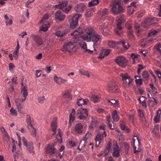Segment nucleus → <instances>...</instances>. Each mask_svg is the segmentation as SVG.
<instances>
[{"label":"nucleus","instance_id":"obj_1","mask_svg":"<svg viewBox=\"0 0 161 161\" xmlns=\"http://www.w3.org/2000/svg\"><path fill=\"white\" fill-rule=\"evenodd\" d=\"M129 2V0H121L120 2L114 3L111 5V12L114 15H116L122 13L124 10L123 7L120 5L121 3L127 4Z\"/></svg>","mask_w":161,"mask_h":161},{"label":"nucleus","instance_id":"obj_2","mask_svg":"<svg viewBox=\"0 0 161 161\" xmlns=\"http://www.w3.org/2000/svg\"><path fill=\"white\" fill-rule=\"evenodd\" d=\"M82 38L83 40L86 42H89L91 41L93 42L94 44L93 46L94 50L96 51L94 47L97 44L98 42L101 40L102 36L95 32L91 37L86 36V35H83Z\"/></svg>","mask_w":161,"mask_h":161},{"label":"nucleus","instance_id":"obj_3","mask_svg":"<svg viewBox=\"0 0 161 161\" xmlns=\"http://www.w3.org/2000/svg\"><path fill=\"white\" fill-rule=\"evenodd\" d=\"M122 81V86L124 87L127 86L130 87L132 86V84L133 79L127 74L121 73L120 75Z\"/></svg>","mask_w":161,"mask_h":161},{"label":"nucleus","instance_id":"obj_4","mask_svg":"<svg viewBox=\"0 0 161 161\" xmlns=\"http://www.w3.org/2000/svg\"><path fill=\"white\" fill-rule=\"evenodd\" d=\"M67 3L68 2L64 0L59 2L58 4L53 5V7L62 9L63 12L66 13L69 12L71 8V6L70 5L66 6Z\"/></svg>","mask_w":161,"mask_h":161},{"label":"nucleus","instance_id":"obj_5","mask_svg":"<svg viewBox=\"0 0 161 161\" xmlns=\"http://www.w3.org/2000/svg\"><path fill=\"white\" fill-rule=\"evenodd\" d=\"M83 33V32L80 30V29L79 28H77L73 32L71 33V35L74 36L73 40L74 41V42L76 43L78 45V43L75 42L78 40L84 41L83 39L82 36H81V34Z\"/></svg>","mask_w":161,"mask_h":161},{"label":"nucleus","instance_id":"obj_6","mask_svg":"<svg viewBox=\"0 0 161 161\" xmlns=\"http://www.w3.org/2000/svg\"><path fill=\"white\" fill-rule=\"evenodd\" d=\"M115 62L120 66L125 68L127 65L128 60L123 56H118L115 60Z\"/></svg>","mask_w":161,"mask_h":161},{"label":"nucleus","instance_id":"obj_7","mask_svg":"<svg viewBox=\"0 0 161 161\" xmlns=\"http://www.w3.org/2000/svg\"><path fill=\"white\" fill-rule=\"evenodd\" d=\"M75 43L73 40L64 45L63 48L61 50L64 52L65 53L67 52H71V50L75 47L74 44Z\"/></svg>","mask_w":161,"mask_h":161},{"label":"nucleus","instance_id":"obj_8","mask_svg":"<svg viewBox=\"0 0 161 161\" xmlns=\"http://www.w3.org/2000/svg\"><path fill=\"white\" fill-rule=\"evenodd\" d=\"M22 140L24 145L26 147L27 150L30 153L33 154L34 152L33 143L31 142H27V140L24 137H23Z\"/></svg>","mask_w":161,"mask_h":161},{"label":"nucleus","instance_id":"obj_9","mask_svg":"<svg viewBox=\"0 0 161 161\" xmlns=\"http://www.w3.org/2000/svg\"><path fill=\"white\" fill-rule=\"evenodd\" d=\"M77 116L80 119H86L88 116V111L86 109H79L77 112Z\"/></svg>","mask_w":161,"mask_h":161},{"label":"nucleus","instance_id":"obj_10","mask_svg":"<svg viewBox=\"0 0 161 161\" xmlns=\"http://www.w3.org/2000/svg\"><path fill=\"white\" fill-rule=\"evenodd\" d=\"M80 16L81 15L78 14L73 15L70 22V25L71 28H74L78 25V20Z\"/></svg>","mask_w":161,"mask_h":161},{"label":"nucleus","instance_id":"obj_11","mask_svg":"<svg viewBox=\"0 0 161 161\" xmlns=\"http://www.w3.org/2000/svg\"><path fill=\"white\" fill-rule=\"evenodd\" d=\"M15 102L19 113L22 114H25V108L23 105H21V103L23 102L19 99H16Z\"/></svg>","mask_w":161,"mask_h":161},{"label":"nucleus","instance_id":"obj_12","mask_svg":"<svg viewBox=\"0 0 161 161\" xmlns=\"http://www.w3.org/2000/svg\"><path fill=\"white\" fill-rule=\"evenodd\" d=\"M118 86L114 81H111L107 85V89L110 92H114L118 89Z\"/></svg>","mask_w":161,"mask_h":161},{"label":"nucleus","instance_id":"obj_13","mask_svg":"<svg viewBox=\"0 0 161 161\" xmlns=\"http://www.w3.org/2000/svg\"><path fill=\"white\" fill-rule=\"evenodd\" d=\"M106 134H104L102 132H99V133L97 135L95 139L96 141V147L99 146V144L102 140L103 139V137L106 136Z\"/></svg>","mask_w":161,"mask_h":161},{"label":"nucleus","instance_id":"obj_14","mask_svg":"<svg viewBox=\"0 0 161 161\" xmlns=\"http://www.w3.org/2000/svg\"><path fill=\"white\" fill-rule=\"evenodd\" d=\"M75 42L78 43V45L81 47V48L84 50V52H87L89 54H91L92 53L93 51L87 49V44L85 42L79 40L76 42Z\"/></svg>","mask_w":161,"mask_h":161},{"label":"nucleus","instance_id":"obj_15","mask_svg":"<svg viewBox=\"0 0 161 161\" xmlns=\"http://www.w3.org/2000/svg\"><path fill=\"white\" fill-rule=\"evenodd\" d=\"M22 86L21 90V94L24 97V98L23 99L20 98H17V99H19L22 102H24L26 99V97L28 95V92L27 87L24 86L23 83H21Z\"/></svg>","mask_w":161,"mask_h":161},{"label":"nucleus","instance_id":"obj_16","mask_svg":"<svg viewBox=\"0 0 161 161\" xmlns=\"http://www.w3.org/2000/svg\"><path fill=\"white\" fill-rule=\"evenodd\" d=\"M116 21L117 29L119 30H121L122 28V25L124 22V16L122 15L118 16Z\"/></svg>","mask_w":161,"mask_h":161},{"label":"nucleus","instance_id":"obj_17","mask_svg":"<svg viewBox=\"0 0 161 161\" xmlns=\"http://www.w3.org/2000/svg\"><path fill=\"white\" fill-rule=\"evenodd\" d=\"M53 79L56 83L58 85L64 84L68 81L67 79H63L61 77H58L56 75L54 76Z\"/></svg>","mask_w":161,"mask_h":161},{"label":"nucleus","instance_id":"obj_18","mask_svg":"<svg viewBox=\"0 0 161 161\" xmlns=\"http://www.w3.org/2000/svg\"><path fill=\"white\" fill-rule=\"evenodd\" d=\"M83 33H85L83 35L91 37L95 33V32L92 27H89L85 29L84 30Z\"/></svg>","mask_w":161,"mask_h":161},{"label":"nucleus","instance_id":"obj_19","mask_svg":"<svg viewBox=\"0 0 161 161\" xmlns=\"http://www.w3.org/2000/svg\"><path fill=\"white\" fill-rule=\"evenodd\" d=\"M111 50L108 49H105L101 50V53L98 57V58L102 59L107 56L110 53Z\"/></svg>","mask_w":161,"mask_h":161},{"label":"nucleus","instance_id":"obj_20","mask_svg":"<svg viewBox=\"0 0 161 161\" xmlns=\"http://www.w3.org/2000/svg\"><path fill=\"white\" fill-rule=\"evenodd\" d=\"M40 24L42 25L39 27V31L43 32H46L48 30V29L50 27V23L47 22H43Z\"/></svg>","mask_w":161,"mask_h":161},{"label":"nucleus","instance_id":"obj_21","mask_svg":"<svg viewBox=\"0 0 161 161\" xmlns=\"http://www.w3.org/2000/svg\"><path fill=\"white\" fill-rule=\"evenodd\" d=\"M150 86L152 90L149 91V92L147 93V95L148 97L150 98H151L152 96L155 95L157 92L156 91L155 87L154 86L153 84H150Z\"/></svg>","mask_w":161,"mask_h":161},{"label":"nucleus","instance_id":"obj_22","mask_svg":"<svg viewBox=\"0 0 161 161\" xmlns=\"http://www.w3.org/2000/svg\"><path fill=\"white\" fill-rule=\"evenodd\" d=\"M86 8V6L83 4L79 3L75 5L74 9L77 12H80L84 11Z\"/></svg>","mask_w":161,"mask_h":161},{"label":"nucleus","instance_id":"obj_23","mask_svg":"<svg viewBox=\"0 0 161 161\" xmlns=\"http://www.w3.org/2000/svg\"><path fill=\"white\" fill-rule=\"evenodd\" d=\"M120 148L117 144L114 145L113 152V155L114 156L118 157L119 156V151Z\"/></svg>","mask_w":161,"mask_h":161},{"label":"nucleus","instance_id":"obj_24","mask_svg":"<svg viewBox=\"0 0 161 161\" xmlns=\"http://www.w3.org/2000/svg\"><path fill=\"white\" fill-rule=\"evenodd\" d=\"M153 19L148 18L146 19L142 23V26L145 27H148L153 23Z\"/></svg>","mask_w":161,"mask_h":161},{"label":"nucleus","instance_id":"obj_25","mask_svg":"<svg viewBox=\"0 0 161 161\" xmlns=\"http://www.w3.org/2000/svg\"><path fill=\"white\" fill-rule=\"evenodd\" d=\"M46 151L47 153L52 154H54L56 150L53 146L49 145L46 148Z\"/></svg>","mask_w":161,"mask_h":161},{"label":"nucleus","instance_id":"obj_26","mask_svg":"<svg viewBox=\"0 0 161 161\" xmlns=\"http://www.w3.org/2000/svg\"><path fill=\"white\" fill-rule=\"evenodd\" d=\"M55 18L60 21H63L65 18V16L60 11H58L55 13Z\"/></svg>","mask_w":161,"mask_h":161},{"label":"nucleus","instance_id":"obj_27","mask_svg":"<svg viewBox=\"0 0 161 161\" xmlns=\"http://www.w3.org/2000/svg\"><path fill=\"white\" fill-rule=\"evenodd\" d=\"M83 125L80 123H78L76 125L75 127V132L79 134L83 132Z\"/></svg>","mask_w":161,"mask_h":161},{"label":"nucleus","instance_id":"obj_28","mask_svg":"<svg viewBox=\"0 0 161 161\" xmlns=\"http://www.w3.org/2000/svg\"><path fill=\"white\" fill-rule=\"evenodd\" d=\"M57 127V122L56 120L52 121L51 124V128L52 131L53 132V135H55L56 133V129Z\"/></svg>","mask_w":161,"mask_h":161},{"label":"nucleus","instance_id":"obj_29","mask_svg":"<svg viewBox=\"0 0 161 161\" xmlns=\"http://www.w3.org/2000/svg\"><path fill=\"white\" fill-rule=\"evenodd\" d=\"M131 57L133 64L136 63L140 60L139 56L137 54L132 53L131 54Z\"/></svg>","mask_w":161,"mask_h":161},{"label":"nucleus","instance_id":"obj_30","mask_svg":"<svg viewBox=\"0 0 161 161\" xmlns=\"http://www.w3.org/2000/svg\"><path fill=\"white\" fill-rule=\"evenodd\" d=\"M88 102L89 100L88 99L80 98L77 100V104L79 106H82V105L86 104Z\"/></svg>","mask_w":161,"mask_h":161},{"label":"nucleus","instance_id":"obj_31","mask_svg":"<svg viewBox=\"0 0 161 161\" xmlns=\"http://www.w3.org/2000/svg\"><path fill=\"white\" fill-rule=\"evenodd\" d=\"M28 128L30 130V132L31 135L34 137L36 136V129L32 125V127H29Z\"/></svg>","mask_w":161,"mask_h":161},{"label":"nucleus","instance_id":"obj_32","mask_svg":"<svg viewBox=\"0 0 161 161\" xmlns=\"http://www.w3.org/2000/svg\"><path fill=\"white\" fill-rule=\"evenodd\" d=\"M75 110L74 109L72 110L71 113L70 114L69 117V123L70 125L75 119Z\"/></svg>","mask_w":161,"mask_h":161},{"label":"nucleus","instance_id":"obj_33","mask_svg":"<svg viewBox=\"0 0 161 161\" xmlns=\"http://www.w3.org/2000/svg\"><path fill=\"white\" fill-rule=\"evenodd\" d=\"M90 100L94 103H96L99 102V97L96 95H92L90 98Z\"/></svg>","mask_w":161,"mask_h":161},{"label":"nucleus","instance_id":"obj_34","mask_svg":"<svg viewBox=\"0 0 161 161\" xmlns=\"http://www.w3.org/2000/svg\"><path fill=\"white\" fill-rule=\"evenodd\" d=\"M26 122L27 125V127H32L33 125L31 123V117L29 114H27L26 115Z\"/></svg>","mask_w":161,"mask_h":161},{"label":"nucleus","instance_id":"obj_35","mask_svg":"<svg viewBox=\"0 0 161 161\" xmlns=\"http://www.w3.org/2000/svg\"><path fill=\"white\" fill-rule=\"evenodd\" d=\"M119 44H121L124 47L125 50H126L128 49L130 46V45L129 43L127 42H126L124 40H122L120 41L119 42Z\"/></svg>","mask_w":161,"mask_h":161},{"label":"nucleus","instance_id":"obj_36","mask_svg":"<svg viewBox=\"0 0 161 161\" xmlns=\"http://www.w3.org/2000/svg\"><path fill=\"white\" fill-rule=\"evenodd\" d=\"M34 41L38 45H42L43 42L42 39L37 36H35L34 37Z\"/></svg>","mask_w":161,"mask_h":161},{"label":"nucleus","instance_id":"obj_37","mask_svg":"<svg viewBox=\"0 0 161 161\" xmlns=\"http://www.w3.org/2000/svg\"><path fill=\"white\" fill-rule=\"evenodd\" d=\"M134 78L136 79L135 82L137 86H140L142 84V79L140 78V76L137 75L135 76Z\"/></svg>","mask_w":161,"mask_h":161},{"label":"nucleus","instance_id":"obj_38","mask_svg":"<svg viewBox=\"0 0 161 161\" xmlns=\"http://www.w3.org/2000/svg\"><path fill=\"white\" fill-rule=\"evenodd\" d=\"M120 127L122 130L127 131V133L130 132L129 128L126 126L125 123L124 121H120Z\"/></svg>","mask_w":161,"mask_h":161},{"label":"nucleus","instance_id":"obj_39","mask_svg":"<svg viewBox=\"0 0 161 161\" xmlns=\"http://www.w3.org/2000/svg\"><path fill=\"white\" fill-rule=\"evenodd\" d=\"M134 138H133L132 139L133 140V145L134 147V152L135 153H138L139 151L138 150H136V147L135 145V141L136 139L137 140L139 144L140 143V142L139 140L138 139V136H134Z\"/></svg>","mask_w":161,"mask_h":161},{"label":"nucleus","instance_id":"obj_40","mask_svg":"<svg viewBox=\"0 0 161 161\" xmlns=\"http://www.w3.org/2000/svg\"><path fill=\"white\" fill-rule=\"evenodd\" d=\"M112 117L114 121H118L119 120V117L116 110H115L113 113Z\"/></svg>","mask_w":161,"mask_h":161},{"label":"nucleus","instance_id":"obj_41","mask_svg":"<svg viewBox=\"0 0 161 161\" xmlns=\"http://www.w3.org/2000/svg\"><path fill=\"white\" fill-rule=\"evenodd\" d=\"M152 98L153 99H149L148 102V105L151 107L153 106L157 103L156 100L155 98H153V97L151 98Z\"/></svg>","mask_w":161,"mask_h":161},{"label":"nucleus","instance_id":"obj_42","mask_svg":"<svg viewBox=\"0 0 161 161\" xmlns=\"http://www.w3.org/2000/svg\"><path fill=\"white\" fill-rule=\"evenodd\" d=\"M79 73L81 75L86 76L88 77L90 76L89 73L87 71L83 69H80L79 70Z\"/></svg>","mask_w":161,"mask_h":161},{"label":"nucleus","instance_id":"obj_43","mask_svg":"<svg viewBox=\"0 0 161 161\" xmlns=\"http://www.w3.org/2000/svg\"><path fill=\"white\" fill-rule=\"evenodd\" d=\"M108 103H110L115 108L118 107L119 103L117 100L113 99H112L111 100L108 99Z\"/></svg>","mask_w":161,"mask_h":161},{"label":"nucleus","instance_id":"obj_44","mask_svg":"<svg viewBox=\"0 0 161 161\" xmlns=\"http://www.w3.org/2000/svg\"><path fill=\"white\" fill-rule=\"evenodd\" d=\"M93 9H88L85 13V15L86 17H90L93 15Z\"/></svg>","mask_w":161,"mask_h":161},{"label":"nucleus","instance_id":"obj_45","mask_svg":"<svg viewBox=\"0 0 161 161\" xmlns=\"http://www.w3.org/2000/svg\"><path fill=\"white\" fill-rule=\"evenodd\" d=\"M139 103L142 104V105L146 107L147 106L146 105V99L144 97H140L139 98Z\"/></svg>","mask_w":161,"mask_h":161},{"label":"nucleus","instance_id":"obj_46","mask_svg":"<svg viewBox=\"0 0 161 161\" xmlns=\"http://www.w3.org/2000/svg\"><path fill=\"white\" fill-rule=\"evenodd\" d=\"M158 32L159 30H151L149 32L148 36L149 37L154 36Z\"/></svg>","mask_w":161,"mask_h":161},{"label":"nucleus","instance_id":"obj_47","mask_svg":"<svg viewBox=\"0 0 161 161\" xmlns=\"http://www.w3.org/2000/svg\"><path fill=\"white\" fill-rule=\"evenodd\" d=\"M108 26L107 25H101L100 27V29L102 31V33L106 32L108 31Z\"/></svg>","mask_w":161,"mask_h":161},{"label":"nucleus","instance_id":"obj_48","mask_svg":"<svg viewBox=\"0 0 161 161\" xmlns=\"http://www.w3.org/2000/svg\"><path fill=\"white\" fill-rule=\"evenodd\" d=\"M154 49L156 50L161 54V44H156L153 47Z\"/></svg>","mask_w":161,"mask_h":161},{"label":"nucleus","instance_id":"obj_49","mask_svg":"<svg viewBox=\"0 0 161 161\" xmlns=\"http://www.w3.org/2000/svg\"><path fill=\"white\" fill-rule=\"evenodd\" d=\"M11 114L12 115L16 116L18 115L17 110L14 109L13 107H12L10 110Z\"/></svg>","mask_w":161,"mask_h":161},{"label":"nucleus","instance_id":"obj_50","mask_svg":"<svg viewBox=\"0 0 161 161\" xmlns=\"http://www.w3.org/2000/svg\"><path fill=\"white\" fill-rule=\"evenodd\" d=\"M98 2V0H93L90 2L88 5L89 6L91 7L97 4Z\"/></svg>","mask_w":161,"mask_h":161},{"label":"nucleus","instance_id":"obj_51","mask_svg":"<svg viewBox=\"0 0 161 161\" xmlns=\"http://www.w3.org/2000/svg\"><path fill=\"white\" fill-rule=\"evenodd\" d=\"M45 99V97L44 96H40L37 99L38 103L41 104H42L44 102Z\"/></svg>","mask_w":161,"mask_h":161},{"label":"nucleus","instance_id":"obj_52","mask_svg":"<svg viewBox=\"0 0 161 161\" xmlns=\"http://www.w3.org/2000/svg\"><path fill=\"white\" fill-rule=\"evenodd\" d=\"M116 43L113 41H109L108 43V46L111 48H113L115 47Z\"/></svg>","mask_w":161,"mask_h":161},{"label":"nucleus","instance_id":"obj_53","mask_svg":"<svg viewBox=\"0 0 161 161\" xmlns=\"http://www.w3.org/2000/svg\"><path fill=\"white\" fill-rule=\"evenodd\" d=\"M106 125H100L99 126V132H102L104 134L106 133L105 131V128L106 127Z\"/></svg>","mask_w":161,"mask_h":161},{"label":"nucleus","instance_id":"obj_54","mask_svg":"<svg viewBox=\"0 0 161 161\" xmlns=\"http://www.w3.org/2000/svg\"><path fill=\"white\" fill-rule=\"evenodd\" d=\"M135 27L136 29V31L138 33H140L142 31V30L140 29V24L138 23L135 24Z\"/></svg>","mask_w":161,"mask_h":161},{"label":"nucleus","instance_id":"obj_55","mask_svg":"<svg viewBox=\"0 0 161 161\" xmlns=\"http://www.w3.org/2000/svg\"><path fill=\"white\" fill-rule=\"evenodd\" d=\"M142 76L146 80L148 79L149 76V74L148 72L147 71H144L142 73Z\"/></svg>","mask_w":161,"mask_h":161},{"label":"nucleus","instance_id":"obj_56","mask_svg":"<svg viewBox=\"0 0 161 161\" xmlns=\"http://www.w3.org/2000/svg\"><path fill=\"white\" fill-rule=\"evenodd\" d=\"M152 132L156 136H158L159 133L158 128L157 127L154 128L152 131Z\"/></svg>","mask_w":161,"mask_h":161},{"label":"nucleus","instance_id":"obj_57","mask_svg":"<svg viewBox=\"0 0 161 161\" xmlns=\"http://www.w3.org/2000/svg\"><path fill=\"white\" fill-rule=\"evenodd\" d=\"M49 17V15L48 14H45L43 16V19H42L40 22V23H41L43 22H46V20Z\"/></svg>","mask_w":161,"mask_h":161},{"label":"nucleus","instance_id":"obj_58","mask_svg":"<svg viewBox=\"0 0 161 161\" xmlns=\"http://www.w3.org/2000/svg\"><path fill=\"white\" fill-rule=\"evenodd\" d=\"M56 35L58 37H61L64 36L65 34V33H63L60 31H57L56 32Z\"/></svg>","mask_w":161,"mask_h":161},{"label":"nucleus","instance_id":"obj_59","mask_svg":"<svg viewBox=\"0 0 161 161\" xmlns=\"http://www.w3.org/2000/svg\"><path fill=\"white\" fill-rule=\"evenodd\" d=\"M138 112L140 117L142 120H143L144 119V116L143 112L141 109H139L138 110Z\"/></svg>","mask_w":161,"mask_h":161},{"label":"nucleus","instance_id":"obj_60","mask_svg":"<svg viewBox=\"0 0 161 161\" xmlns=\"http://www.w3.org/2000/svg\"><path fill=\"white\" fill-rule=\"evenodd\" d=\"M91 136V133L89 132H87L85 136L83 137V141H85V142L90 138Z\"/></svg>","mask_w":161,"mask_h":161},{"label":"nucleus","instance_id":"obj_61","mask_svg":"<svg viewBox=\"0 0 161 161\" xmlns=\"http://www.w3.org/2000/svg\"><path fill=\"white\" fill-rule=\"evenodd\" d=\"M127 116L129 118V121L133 123H134V115L133 114H128L127 115Z\"/></svg>","mask_w":161,"mask_h":161},{"label":"nucleus","instance_id":"obj_62","mask_svg":"<svg viewBox=\"0 0 161 161\" xmlns=\"http://www.w3.org/2000/svg\"><path fill=\"white\" fill-rule=\"evenodd\" d=\"M138 69H137V72L138 74H139L142 70L143 69L145 68V67L141 64H139L138 65Z\"/></svg>","mask_w":161,"mask_h":161},{"label":"nucleus","instance_id":"obj_63","mask_svg":"<svg viewBox=\"0 0 161 161\" xmlns=\"http://www.w3.org/2000/svg\"><path fill=\"white\" fill-rule=\"evenodd\" d=\"M42 71L40 70H37L36 71V77H40L42 73Z\"/></svg>","mask_w":161,"mask_h":161},{"label":"nucleus","instance_id":"obj_64","mask_svg":"<svg viewBox=\"0 0 161 161\" xmlns=\"http://www.w3.org/2000/svg\"><path fill=\"white\" fill-rule=\"evenodd\" d=\"M109 151L107 149H105V150L104 151V152L102 154H98L97 155V156H105L107 155L108 153H109Z\"/></svg>","mask_w":161,"mask_h":161}]
</instances>
